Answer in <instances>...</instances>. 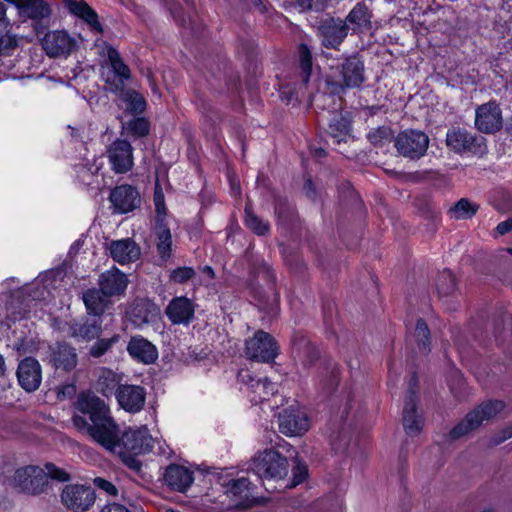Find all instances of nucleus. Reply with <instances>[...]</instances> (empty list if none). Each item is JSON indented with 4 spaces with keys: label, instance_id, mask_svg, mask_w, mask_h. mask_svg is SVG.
I'll list each match as a JSON object with an SVG mask.
<instances>
[{
    "label": "nucleus",
    "instance_id": "obj_1",
    "mask_svg": "<svg viewBox=\"0 0 512 512\" xmlns=\"http://www.w3.org/2000/svg\"><path fill=\"white\" fill-rule=\"evenodd\" d=\"M72 422L79 431L86 433L107 451L113 453V451L119 450L118 442L121 430L110 412L93 423H89L84 416L73 415Z\"/></svg>",
    "mask_w": 512,
    "mask_h": 512
},
{
    "label": "nucleus",
    "instance_id": "obj_2",
    "mask_svg": "<svg viewBox=\"0 0 512 512\" xmlns=\"http://www.w3.org/2000/svg\"><path fill=\"white\" fill-rule=\"evenodd\" d=\"M504 408L502 401H488L480 404L473 411L469 412L465 418L454 426L448 437L451 441L458 440L459 438L469 434L481 426L484 421L494 418Z\"/></svg>",
    "mask_w": 512,
    "mask_h": 512
},
{
    "label": "nucleus",
    "instance_id": "obj_3",
    "mask_svg": "<svg viewBox=\"0 0 512 512\" xmlns=\"http://www.w3.org/2000/svg\"><path fill=\"white\" fill-rule=\"evenodd\" d=\"M364 63L358 55H352L343 60L336 67V71L341 76V81H335L331 78L326 79V84L332 94H341L346 88H358L365 81Z\"/></svg>",
    "mask_w": 512,
    "mask_h": 512
},
{
    "label": "nucleus",
    "instance_id": "obj_4",
    "mask_svg": "<svg viewBox=\"0 0 512 512\" xmlns=\"http://www.w3.org/2000/svg\"><path fill=\"white\" fill-rule=\"evenodd\" d=\"M8 482L17 491L30 495L43 493L48 484L44 469L35 465L18 468Z\"/></svg>",
    "mask_w": 512,
    "mask_h": 512
},
{
    "label": "nucleus",
    "instance_id": "obj_5",
    "mask_svg": "<svg viewBox=\"0 0 512 512\" xmlns=\"http://www.w3.org/2000/svg\"><path fill=\"white\" fill-rule=\"evenodd\" d=\"M249 470L261 479H282L287 475L288 461L278 451L265 450L252 459Z\"/></svg>",
    "mask_w": 512,
    "mask_h": 512
},
{
    "label": "nucleus",
    "instance_id": "obj_6",
    "mask_svg": "<svg viewBox=\"0 0 512 512\" xmlns=\"http://www.w3.org/2000/svg\"><path fill=\"white\" fill-rule=\"evenodd\" d=\"M397 152L410 160L423 157L429 147L428 135L420 130L407 129L400 132L394 140Z\"/></svg>",
    "mask_w": 512,
    "mask_h": 512
},
{
    "label": "nucleus",
    "instance_id": "obj_7",
    "mask_svg": "<svg viewBox=\"0 0 512 512\" xmlns=\"http://www.w3.org/2000/svg\"><path fill=\"white\" fill-rule=\"evenodd\" d=\"M446 145L455 153L483 154L486 151L485 139L462 128H452L446 134Z\"/></svg>",
    "mask_w": 512,
    "mask_h": 512
},
{
    "label": "nucleus",
    "instance_id": "obj_8",
    "mask_svg": "<svg viewBox=\"0 0 512 512\" xmlns=\"http://www.w3.org/2000/svg\"><path fill=\"white\" fill-rule=\"evenodd\" d=\"M119 450L113 453L120 457L126 454L139 455L149 452L153 447V439L147 428L143 427L137 430H127L119 435Z\"/></svg>",
    "mask_w": 512,
    "mask_h": 512
},
{
    "label": "nucleus",
    "instance_id": "obj_9",
    "mask_svg": "<svg viewBox=\"0 0 512 512\" xmlns=\"http://www.w3.org/2000/svg\"><path fill=\"white\" fill-rule=\"evenodd\" d=\"M245 353L251 360L268 363L274 361L278 355V346L269 333L259 330L246 340Z\"/></svg>",
    "mask_w": 512,
    "mask_h": 512
},
{
    "label": "nucleus",
    "instance_id": "obj_10",
    "mask_svg": "<svg viewBox=\"0 0 512 512\" xmlns=\"http://www.w3.org/2000/svg\"><path fill=\"white\" fill-rule=\"evenodd\" d=\"M418 379L414 373L410 379L407 395L403 408V427L408 436H417L424 425L422 415L418 414L417 402Z\"/></svg>",
    "mask_w": 512,
    "mask_h": 512
},
{
    "label": "nucleus",
    "instance_id": "obj_11",
    "mask_svg": "<svg viewBox=\"0 0 512 512\" xmlns=\"http://www.w3.org/2000/svg\"><path fill=\"white\" fill-rule=\"evenodd\" d=\"M61 502L73 512L88 511L95 502V493L90 486L68 484L61 492Z\"/></svg>",
    "mask_w": 512,
    "mask_h": 512
},
{
    "label": "nucleus",
    "instance_id": "obj_12",
    "mask_svg": "<svg viewBox=\"0 0 512 512\" xmlns=\"http://www.w3.org/2000/svg\"><path fill=\"white\" fill-rule=\"evenodd\" d=\"M237 379L247 387L250 401L254 404L268 400L278 390L277 384L270 382L266 377L256 379L249 369H240Z\"/></svg>",
    "mask_w": 512,
    "mask_h": 512
},
{
    "label": "nucleus",
    "instance_id": "obj_13",
    "mask_svg": "<svg viewBox=\"0 0 512 512\" xmlns=\"http://www.w3.org/2000/svg\"><path fill=\"white\" fill-rule=\"evenodd\" d=\"M106 153L111 169L116 174H124L132 169L133 148L127 140L116 139L108 146Z\"/></svg>",
    "mask_w": 512,
    "mask_h": 512
},
{
    "label": "nucleus",
    "instance_id": "obj_14",
    "mask_svg": "<svg viewBox=\"0 0 512 512\" xmlns=\"http://www.w3.org/2000/svg\"><path fill=\"white\" fill-rule=\"evenodd\" d=\"M42 46L49 57H67L77 49V41L66 31L55 30L46 33Z\"/></svg>",
    "mask_w": 512,
    "mask_h": 512
},
{
    "label": "nucleus",
    "instance_id": "obj_15",
    "mask_svg": "<svg viewBox=\"0 0 512 512\" xmlns=\"http://www.w3.org/2000/svg\"><path fill=\"white\" fill-rule=\"evenodd\" d=\"M48 363L55 369L70 372L78 365L76 348L66 341H57L49 346Z\"/></svg>",
    "mask_w": 512,
    "mask_h": 512
},
{
    "label": "nucleus",
    "instance_id": "obj_16",
    "mask_svg": "<svg viewBox=\"0 0 512 512\" xmlns=\"http://www.w3.org/2000/svg\"><path fill=\"white\" fill-rule=\"evenodd\" d=\"M502 125V112L495 101H490L476 108L475 127L478 131L492 134L499 131Z\"/></svg>",
    "mask_w": 512,
    "mask_h": 512
},
{
    "label": "nucleus",
    "instance_id": "obj_17",
    "mask_svg": "<svg viewBox=\"0 0 512 512\" xmlns=\"http://www.w3.org/2000/svg\"><path fill=\"white\" fill-rule=\"evenodd\" d=\"M16 377L20 387L28 393L36 391L42 382V367L33 357H25L17 366Z\"/></svg>",
    "mask_w": 512,
    "mask_h": 512
},
{
    "label": "nucleus",
    "instance_id": "obj_18",
    "mask_svg": "<svg viewBox=\"0 0 512 512\" xmlns=\"http://www.w3.org/2000/svg\"><path fill=\"white\" fill-rule=\"evenodd\" d=\"M348 31L349 26L341 18L327 17L318 26L322 44L327 48H337L347 37Z\"/></svg>",
    "mask_w": 512,
    "mask_h": 512
},
{
    "label": "nucleus",
    "instance_id": "obj_19",
    "mask_svg": "<svg viewBox=\"0 0 512 512\" xmlns=\"http://www.w3.org/2000/svg\"><path fill=\"white\" fill-rule=\"evenodd\" d=\"M196 304L186 296L172 298L165 308V315L173 325L188 326L195 318Z\"/></svg>",
    "mask_w": 512,
    "mask_h": 512
},
{
    "label": "nucleus",
    "instance_id": "obj_20",
    "mask_svg": "<svg viewBox=\"0 0 512 512\" xmlns=\"http://www.w3.org/2000/svg\"><path fill=\"white\" fill-rule=\"evenodd\" d=\"M279 430L287 436H300L309 428L306 414L298 408H287L278 415Z\"/></svg>",
    "mask_w": 512,
    "mask_h": 512
},
{
    "label": "nucleus",
    "instance_id": "obj_21",
    "mask_svg": "<svg viewBox=\"0 0 512 512\" xmlns=\"http://www.w3.org/2000/svg\"><path fill=\"white\" fill-rule=\"evenodd\" d=\"M116 400L126 412H140L146 402V390L139 385L123 384L117 389Z\"/></svg>",
    "mask_w": 512,
    "mask_h": 512
},
{
    "label": "nucleus",
    "instance_id": "obj_22",
    "mask_svg": "<svg viewBox=\"0 0 512 512\" xmlns=\"http://www.w3.org/2000/svg\"><path fill=\"white\" fill-rule=\"evenodd\" d=\"M76 413L74 415L84 416L89 423H93L110 412L109 407L103 400L91 393H80L74 403Z\"/></svg>",
    "mask_w": 512,
    "mask_h": 512
},
{
    "label": "nucleus",
    "instance_id": "obj_23",
    "mask_svg": "<svg viewBox=\"0 0 512 512\" xmlns=\"http://www.w3.org/2000/svg\"><path fill=\"white\" fill-rule=\"evenodd\" d=\"M129 319L135 327L152 324L160 319L161 311L158 305L149 299L135 300L128 312Z\"/></svg>",
    "mask_w": 512,
    "mask_h": 512
},
{
    "label": "nucleus",
    "instance_id": "obj_24",
    "mask_svg": "<svg viewBox=\"0 0 512 512\" xmlns=\"http://www.w3.org/2000/svg\"><path fill=\"white\" fill-rule=\"evenodd\" d=\"M106 57L115 75V79L106 78V83L112 91H122L125 82L131 78L130 68L124 63L120 53L111 45L106 47Z\"/></svg>",
    "mask_w": 512,
    "mask_h": 512
},
{
    "label": "nucleus",
    "instance_id": "obj_25",
    "mask_svg": "<svg viewBox=\"0 0 512 512\" xmlns=\"http://www.w3.org/2000/svg\"><path fill=\"white\" fill-rule=\"evenodd\" d=\"M102 333V319L99 317L83 318L81 321H71L68 324V335L82 341L97 339Z\"/></svg>",
    "mask_w": 512,
    "mask_h": 512
},
{
    "label": "nucleus",
    "instance_id": "obj_26",
    "mask_svg": "<svg viewBox=\"0 0 512 512\" xmlns=\"http://www.w3.org/2000/svg\"><path fill=\"white\" fill-rule=\"evenodd\" d=\"M109 198L115 210L119 213L133 211L138 208L141 203L139 192L131 185H121L114 188Z\"/></svg>",
    "mask_w": 512,
    "mask_h": 512
},
{
    "label": "nucleus",
    "instance_id": "obj_27",
    "mask_svg": "<svg viewBox=\"0 0 512 512\" xmlns=\"http://www.w3.org/2000/svg\"><path fill=\"white\" fill-rule=\"evenodd\" d=\"M128 354L136 361L149 365L158 359V349L142 335L132 336L127 344Z\"/></svg>",
    "mask_w": 512,
    "mask_h": 512
},
{
    "label": "nucleus",
    "instance_id": "obj_28",
    "mask_svg": "<svg viewBox=\"0 0 512 512\" xmlns=\"http://www.w3.org/2000/svg\"><path fill=\"white\" fill-rule=\"evenodd\" d=\"M98 284L108 297L121 296L127 288L128 278L118 268L112 267L99 276Z\"/></svg>",
    "mask_w": 512,
    "mask_h": 512
},
{
    "label": "nucleus",
    "instance_id": "obj_29",
    "mask_svg": "<svg viewBox=\"0 0 512 512\" xmlns=\"http://www.w3.org/2000/svg\"><path fill=\"white\" fill-rule=\"evenodd\" d=\"M110 256L119 264L136 261L140 256V248L131 238L113 240L109 245Z\"/></svg>",
    "mask_w": 512,
    "mask_h": 512
},
{
    "label": "nucleus",
    "instance_id": "obj_30",
    "mask_svg": "<svg viewBox=\"0 0 512 512\" xmlns=\"http://www.w3.org/2000/svg\"><path fill=\"white\" fill-rule=\"evenodd\" d=\"M68 11L74 16L82 19L94 31L103 32L97 12L84 0H62Z\"/></svg>",
    "mask_w": 512,
    "mask_h": 512
},
{
    "label": "nucleus",
    "instance_id": "obj_31",
    "mask_svg": "<svg viewBox=\"0 0 512 512\" xmlns=\"http://www.w3.org/2000/svg\"><path fill=\"white\" fill-rule=\"evenodd\" d=\"M293 354L305 369L312 368L320 358L319 349L304 336L293 340Z\"/></svg>",
    "mask_w": 512,
    "mask_h": 512
},
{
    "label": "nucleus",
    "instance_id": "obj_32",
    "mask_svg": "<svg viewBox=\"0 0 512 512\" xmlns=\"http://www.w3.org/2000/svg\"><path fill=\"white\" fill-rule=\"evenodd\" d=\"M165 483L175 491L183 492L193 482V473L180 465L172 464L164 474Z\"/></svg>",
    "mask_w": 512,
    "mask_h": 512
},
{
    "label": "nucleus",
    "instance_id": "obj_33",
    "mask_svg": "<svg viewBox=\"0 0 512 512\" xmlns=\"http://www.w3.org/2000/svg\"><path fill=\"white\" fill-rule=\"evenodd\" d=\"M8 3L15 5L19 14L33 19L41 20L47 18L50 13L49 5L43 0H5Z\"/></svg>",
    "mask_w": 512,
    "mask_h": 512
},
{
    "label": "nucleus",
    "instance_id": "obj_34",
    "mask_svg": "<svg viewBox=\"0 0 512 512\" xmlns=\"http://www.w3.org/2000/svg\"><path fill=\"white\" fill-rule=\"evenodd\" d=\"M154 234L157 240V251L163 260H167L171 256L172 234L167 220L160 216L155 218Z\"/></svg>",
    "mask_w": 512,
    "mask_h": 512
},
{
    "label": "nucleus",
    "instance_id": "obj_35",
    "mask_svg": "<svg viewBox=\"0 0 512 512\" xmlns=\"http://www.w3.org/2000/svg\"><path fill=\"white\" fill-rule=\"evenodd\" d=\"M82 300L87 314L101 318L108 306V296L99 288H91L83 292Z\"/></svg>",
    "mask_w": 512,
    "mask_h": 512
},
{
    "label": "nucleus",
    "instance_id": "obj_36",
    "mask_svg": "<svg viewBox=\"0 0 512 512\" xmlns=\"http://www.w3.org/2000/svg\"><path fill=\"white\" fill-rule=\"evenodd\" d=\"M102 168L103 162L94 159L92 163L78 165L77 176L83 184L99 189L104 184L103 176L100 174Z\"/></svg>",
    "mask_w": 512,
    "mask_h": 512
},
{
    "label": "nucleus",
    "instance_id": "obj_37",
    "mask_svg": "<svg viewBox=\"0 0 512 512\" xmlns=\"http://www.w3.org/2000/svg\"><path fill=\"white\" fill-rule=\"evenodd\" d=\"M371 13L364 3H357L354 8L348 13L344 21L351 29L356 32L363 28H367L371 24Z\"/></svg>",
    "mask_w": 512,
    "mask_h": 512
},
{
    "label": "nucleus",
    "instance_id": "obj_38",
    "mask_svg": "<svg viewBox=\"0 0 512 512\" xmlns=\"http://www.w3.org/2000/svg\"><path fill=\"white\" fill-rule=\"evenodd\" d=\"M119 376L110 369H103L96 382V390L105 397L115 395L121 386Z\"/></svg>",
    "mask_w": 512,
    "mask_h": 512
},
{
    "label": "nucleus",
    "instance_id": "obj_39",
    "mask_svg": "<svg viewBox=\"0 0 512 512\" xmlns=\"http://www.w3.org/2000/svg\"><path fill=\"white\" fill-rule=\"evenodd\" d=\"M275 216L278 224L285 228L292 226L297 221V212L295 207L285 198L276 199Z\"/></svg>",
    "mask_w": 512,
    "mask_h": 512
},
{
    "label": "nucleus",
    "instance_id": "obj_40",
    "mask_svg": "<svg viewBox=\"0 0 512 512\" xmlns=\"http://www.w3.org/2000/svg\"><path fill=\"white\" fill-rule=\"evenodd\" d=\"M351 131V122L342 115H335L328 126V134L335 144L346 141Z\"/></svg>",
    "mask_w": 512,
    "mask_h": 512
},
{
    "label": "nucleus",
    "instance_id": "obj_41",
    "mask_svg": "<svg viewBox=\"0 0 512 512\" xmlns=\"http://www.w3.org/2000/svg\"><path fill=\"white\" fill-rule=\"evenodd\" d=\"M250 484V481L245 477L232 479L224 485V492L228 496L241 500H248L250 496H252L250 492Z\"/></svg>",
    "mask_w": 512,
    "mask_h": 512
},
{
    "label": "nucleus",
    "instance_id": "obj_42",
    "mask_svg": "<svg viewBox=\"0 0 512 512\" xmlns=\"http://www.w3.org/2000/svg\"><path fill=\"white\" fill-rule=\"evenodd\" d=\"M478 208L477 204L467 198H461L449 209L448 213L454 219H469L477 213Z\"/></svg>",
    "mask_w": 512,
    "mask_h": 512
},
{
    "label": "nucleus",
    "instance_id": "obj_43",
    "mask_svg": "<svg viewBox=\"0 0 512 512\" xmlns=\"http://www.w3.org/2000/svg\"><path fill=\"white\" fill-rule=\"evenodd\" d=\"M414 338L420 352L427 354L430 352V330L423 319H418L415 329Z\"/></svg>",
    "mask_w": 512,
    "mask_h": 512
},
{
    "label": "nucleus",
    "instance_id": "obj_44",
    "mask_svg": "<svg viewBox=\"0 0 512 512\" xmlns=\"http://www.w3.org/2000/svg\"><path fill=\"white\" fill-rule=\"evenodd\" d=\"M122 100L126 104V109L131 114H141L146 109V101L143 96L134 91L128 90L122 95Z\"/></svg>",
    "mask_w": 512,
    "mask_h": 512
},
{
    "label": "nucleus",
    "instance_id": "obj_45",
    "mask_svg": "<svg viewBox=\"0 0 512 512\" xmlns=\"http://www.w3.org/2000/svg\"><path fill=\"white\" fill-rule=\"evenodd\" d=\"M245 224L250 230L260 236L268 234L270 230L269 223L259 218L248 205L245 207Z\"/></svg>",
    "mask_w": 512,
    "mask_h": 512
},
{
    "label": "nucleus",
    "instance_id": "obj_46",
    "mask_svg": "<svg viewBox=\"0 0 512 512\" xmlns=\"http://www.w3.org/2000/svg\"><path fill=\"white\" fill-rule=\"evenodd\" d=\"M298 52L300 68L302 71V81L307 84L312 73V52L304 43L299 45Z\"/></svg>",
    "mask_w": 512,
    "mask_h": 512
},
{
    "label": "nucleus",
    "instance_id": "obj_47",
    "mask_svg": "<svg viewBox=\"0 0 512 512\" xmlns=\"http://www.w3.org/2000/svg\"><path fill=\"white\" fill-rule=\"evenodd\" d=\"M393 132L388 126L371 129L367 134L368 141L374 146H383L391 141Z\"/></svg>",
    "mask_w": 512,
    "mask_h": 512
},
{
    "label": "nucleus",
    "instance_id": "obj_48",
    "mask_svg": "<svg viewBox=\"0 0 512 512\" xmlns=\"http://www.w3.org/2000/svg\"><path fill=\"white\" fill-rule=\"evenodd\" d=\"M125 129L129 135L134 138H141L149 133V122L142 117L133 118L125 125Z\"/></svg>",
    "mask_w": 512,
    "mask_h": 512
},
{
    "label": "nucleus",
    "instance_id": "obj_49",
    "mask_svg": "<svg viewBox=\"0 0 512 512\" xmlns=\"http://www.w3.org/2000/svg\"><path fill=\"white\" fill-rule=\"evenodd\" d=\"M436 288L440 295L447 296L456 289V280L450 270H444L438 276Z\"/></svg>",
    "mask_w": 512,
    "mask_h": 512
},
{
    "label": "nucleus",
    "instance_id": "obj_50",
    "mask_svg": "<svg viewBox=\"0 0 512 512\" xmlns=\"http://www.w3.org/2000/svg\"><path fill=\"white\" fill-rule=\"evenodd\" d=\"M119 341V335L115 334L111 338L98 339L90 348V355L94 358L101 357L108 352L111 347Z\"/></svg>",
    "mask_w": 512,
    "mask_h": 512
},
{
    "label": "nucleus",
    "instance_id": "obj_51",
    "mask_svg": "<svg viewBox=\"0 0 512 512\" xmlns=\"http://www.w3.org/2000/svg\"><path fill=\"white\" fill-rule=\"evenodd\" d=\"M195 276V271L192 267H178L170 272V280L183 284L192 279Z\"/></svg>",
    "mask_w": 512,
    "mask_h": 512
},
{
    "label": "nucleus",
    "instance_id": "obj_52",
    "mask_svg": "<svg viewBox=\"0 0 512 512\" xmlns=\"http://www.w3.org/2000/svg\"><path fill=\"white\" fill-rule=\"evenodd\" d=\"M45 474L46 478H51L53 480H57L59 482H68L70 480V474L62 468L57 467L53 463L45 464Z\"/></svg>",
    "mask_w": 512,
    "mask_h": 512
},
{
    "label": "nucleus",
    "instance_id": "obj_53",
    "mask_svg": "<svg viewBox=\"0 0 512 512\" xmlns=\"http://www.w3.org/2000/svg\"><path fill=\"white\" fill-rule=\"evenodd\" d=\"M18 45L15 35L6 33L0 36V55H9Z\"/></svg>",
    "mask_w": 512,
    "mask_h": 512
},
{
    "label": "nucleus",
    "instance_id": "obj_54",
    "mask_svg": "<svg viewBox=\"0 0 512 512\" xmlns=\"http://www.w3.org/2000/svg\"><path fill=\"white\" fill-rule=\"evenodd\" d=\"M35 349V342L32 337H22L14 343V350L19 355L32 353Z\"/></svg>",
    "mask_w": 512,
    "mask_h": 512
},
{
    "label": "nucleus",
    "instance_id": "obj_55",
    "mask_svg": "<svg viewBox=\"0 0 512 512\" xmlns=\"http://www.w3.org/2000/svg\"><path fill=\"white\" fill-rule=\"evenodd\" d=\"M293 481L291 487L301 484L308 475L307 466L304 463L297 462L292 470Z\"/></svg>",
    "mask_w": 512,
    "mask_h": 512
},
{
    "label": "nucleus",
    "instance_id": "obj_56",
    "mask_svg": "<svg viewBox=\"0 0 512 512\" xmlns=\"http://www.w3.org/2000/svg\"><path fill=\"white\" fill-rule=\"evenodd\" d=\"M154 204H155V210H156V217L159 218L162 216L166 219V207L164 204V195L161 191H155L154 193Z\"/></svg>",
    "mask_w": 512,
    "mask_h": 512
},
{
    "label": "nucleus",
    "instance_id": "obj_57",
    "mask_svg": "<svg viewBox=\"0 0 512 512\" xmlns=\"http://www.w3.org/2000/svg\"><path fill=\"white\" fill-rule=\"evenodd\" d=\"M93 482H94L95 486H97L99 489L107 492L109 495L114 496L117 494V488L110 481L100 478V477H96Z\"/></svg>",
    "mask_w": 512,
    "mask_h": 512
},
{
    "label": "nucleus",
    "instance_id": "obj_58",
    "mask_svg": "<svg viewBox=\"0 0 512 512\" xmlns=\"http://www.w3.org/2000/svg\"><path fill=\"white\" fill-rule=\"evenodd\" d=\"M100 512H130L124 505L110 503L105 505Z\"/></svg>",
    "mask_w": 512,
    "mask_h": 512
},
{
    "label": "nucleus",
    "instance_id": "obj_59",
    "mask_svg": "<svg viewBox=\"0 0 512 512\" xmlns=\"http://www.w3.org/2000/svg\"><path fill=\"white\" fill-rule=\"evenodd\" d=\"M260 273H262L263 277L270 283L271 288L273 289L276 278L271 268L268 266H264Z\"/></svg>",
    "mask_w": 512,
    "mask_h": 512
},
{
    "label": "nucleus",
    "instance_id": "obj_60",
    "mask_svg": "<svg viewBox=\"0 0 512 512\" xmlns=\"http://www.w3.org/2000/svg\"><path fill=\"white\" fill-rule=\"evenodd\" d=\"M496 230L501 235H504V234L510 232L512 230V218H510L506 221L500 222L497 225Z\"/></svg>",
    "mask_w": 512,
    "mask_h": 512
},
{
    "label": "nucleus",
    "instance_id": "obj_61",
    "mask_svg": "<svg viewBox=\"0 0 512 512\" xmlns=\"http://www.w3.org/2000/svg\"><path fill=\"white\" fill-rule=\"evenodd\" d=\"M296 2L302 10H310L317 5L318 0H296Z\"/></svg>",
    "mask_w": 512,
    "mask_h": 512
},
{
    "label": "nucleus",
    "instance_id": "obj_62",
    "mask_svg": "<svg viewBox=\"0 0 512 512\" xmlns=\"http://www.w3.org/2000/svg\"><path fill=\"white\" fill-rule=\"evenodd\" d=\"M133 454H126L125 457H121L125 463H127L128 466H130L133 469H139L141 464L138 460L132 457Z\"/></svg>",
    "mask_w": 512,
    "mask_h": 512
},
{
    "label": "nucleus",
    "instance_id": "obj_63",
    "mask_svg": "<svg viewBox=\"0 0 512 512\" xmlns=\"http://www.w3.org/2000/svg\"><path fill=\"white\" fill-rule=\"evenodd\" d=\"M304 190L309 198H314L316 195L315 187L311 179H307L304 184Z\"/></svg>",
    "mask_w": 512,
    "mask_h": 512
},
{
    "label": "nucleus",
    "instance_id": "obj_64",
    "mask_svg": "<svg viewBox=\"0 0 512 512\" xmlns=\"http://www.w3.org/2000/svg\"><path fill=\"white\" fill-rule=\"evenodd\" d=\"M506 132L510 140L512 141V116L507 120Z\"/></svg>",
    "mask_w": 512,
    "mask_h": 512
}]
</instances>
